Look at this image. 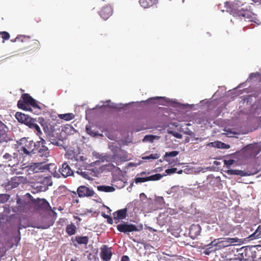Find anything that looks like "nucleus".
Segmentation results:
<instances>
[{"label":"nucleus","instance_id":"nucleus-1","mask_svg":"<svg viewBox=\"0 0 261 261\" xmlns=\"http://www.w3.org/2000/svg\"><path fill=\"white\" fill-rule=\"evenodd\" d=\"M30 106L34 108L41 109L37 101L29 94H22L21 96V99L17 102L18 108L25 111H31L32 109L30 108Z\"/></svg>","mask_w":261,"mask_h":261},{"label":"nucleus","instance_id":"nucleus-2","mask_svg":"<svg viewBox=\"0 0 261 261\" xmlns=\"http://www.w3.org/2000/svg\"><path fill=\"white\" fill-rule=\"evenodd\" d=\"M15 41H18L25 43L24 49L28 51L34 52L40 48V44L38 40L31 39L29 36L20 35L17 36Z\"/></svg>","mask_w":261,"mask_h":261},{"label":"nucleus","instance_id":"nucleus-3","mask_svg":"<svg viewBox=\"0 0 261 261\" xmlns=\"http://www.w3.org/2000/svg\"><path fill=\"white\" fill-rule=\"evenodd\" d=\"M36 144L37 142H34L33 141H29L26 138H22L20 140L18 151L26 155H31L34 154L35 151L36 150Z\"/></svg>","mask_w":261,"mask_h":261},{"label":"nucleus","instance_id":"nucleus-4","mask_svg":"<svg viewBox=\"0 0 261 261\" xmlns=\"http://www.w3.org/2000/svg\"><path fill=\"white\" fill-rule=\"evenodd\" d=\"M28 168L29 173L31 174L46 171L51 172L54 171L56 167L55 164L52 163L44 165L43 163H36L28 166Z\"/></svg>","mask_w":261,"mask_h":261},{"label":"nucleus","instance_id":"nucleus-5","mask_svg":"<svg viewBox=\"0 0 261 261\" xmlns=\"http://www.w3.org/2000/svg\"><path fill=\"white\" fill-rule=\"evenodd\" d=\"M113 154L110 156V160L112 162L117 165L128 160V154L125 150L120 148H117L113 150Z\"/></svg>","mask_w":261,"mask_h":261},{"label":"nucleus","instance_id":"nucleus-6","mask_svg":"<svg viewBox=\"0 0 261 261\" xmlns=\"http://www.w3.org/2000/svg\"><path fill=\"white\" fill-rule=\"evenodd\" d=\"M45 141L41 139V141H37V147L34 154H37L38 155L41 157L47 158L49 156V151L48 148L45 146Z\"/></svg>","mask_w":261,"mask_h":261},{"label":"nucleus","instance_id":"nucleus-7","mask_svg":"<svg viewBox=\"0 0 261 261\" xmlns=\"http://www.w3.org/2000/svg\"><path fill=\"white\" fill-rule=\"evenodd\" d=\"M117 229L119 231L124 233L139 231L142 229V226L139 228L136 225L132 224H120L117 226Z\"/></svg>","mask_w":261,"mask_h":261},{"label":"nucleus","instance_id":"nucleus-8","mask_svg":"<svg viewBox=\"0 0 261 261\" xmlns=\"http://www.w3.org/2000/svg\"><path fill=\"white\" fill-rule=\"evenodd\" d=\"M77 194L80 198L92 197L95 194V192L91 188L86 186H81L77 189Z\"/></svg>","mask_w":261,"mask_h":261},{"label":"nucleus","instance_id":"nucleus-9","mask_svg":"<svg viewBox=\"0 0 261 261\" xmlns=\"http://www.w3.org/2000/svg\"><path fill=\"white\" fill-rule=\"evenodd\" d=\"M112 248L103 245L100 247V256L103 261H109L112 256Z\"/></svg>","mask_w":261,"mask_h":261},{"label":"nucleus","instance_id":"nucleus-10","mask_svg":"<svg viewBox=\"0 0 261 261\" xmlns=\"http://www.w3.org/2000/svg\"><path fill=\"white\" fill-rule=\"evenodd\" d=\"M233 16L240 19L243 18L245 21H252L251 19V13L248 10H239L237 12H234Z\"/></svg>","mask_w":261,"mask_h":261},{"label":"nucleus","instance_id":"nucleus-11","mask_svg":"<svg viewBox=\"0 0 261 261\" xmlns=\"http://www.w3.org/2000/svg\"><path fill=\"white\" fill-rule=\"evenodd\" d=\"M236 241H235L234 238H227L224 239L223 240L222 239H218V241L216 242V240L212 242L211 245H219V247H227L230 246L232 243H235Z\"/></svg>","mask_w":261,"mask_h":261},{"label":"nucleus","instance_id":"nucleus-12","mask_svg":"<svg viewBox=\"0 0 261 261\" xmlns=\"http://www.w3.org/2000/svg\"><path fill=\"white\" fill-rule=\"evenodd\" d=\"M27 180L26 177L22 176H14L9 181V185L11 186L12 188H15L20 184L26 182Z\"/></svg>","mask_w":261,"mask_h":261},{"label":"nucleus","instance_id":"nucleus-13","mask_svg":"<svg viewBox=\"0 0 261 261\" xmlns=\"http://www.w3.org/2000/svg\"><path fill=\"white\" fill-rule=\"evenodd\" d=\"M59 171L64 177H67L73 174V171L71 169L69 165L67 163H64L62 164L61 168L59 169Z\"/></svg>","mask_w":261,"mask_h":261},{"label":"nucleus","instance_id":"nucleus-14","mask_svg":"<svg viewBox=\"0 0 261 261\" xmlns=\"http://www.w3.org/2000/svg\"><path fill=\"white\" fill-rule=\"evenodd\" d=\"M67 158L68 159L74 160L77 162H84L86 158L81 153L75 154L73 151H68L66 154Z\"/></svg>","mask_w":261,"mask_h":261},{"label":"nucleus","instance_id":"nucleus-15","mask_svg":"<svg viewBox=\"0 0 261 261\" xmlns=\"http://www.w3.org/2000/svg\"><path fill=\"white\" fill-rule=\"evenodd\" d=\"M33 202L38 208L47 210L51 208L49 203L45 199L37 198L34 199Z\"/></svg>","mask_w":261,"mask_h":261},{"label":"nucleus","instance_id":"nucleus-16","mask_svg":"<svg viewBox=\"0 0 261 261\" xmlns=\"http://www.w3.org/2000/svg\"><path fill=\"white\" fill-rule=\"evenodd\" d=\"M113 10L109 6H106L100 10L99 11L100 16L103 19H107L112 14Z\"/></svg>","mask_w":261,"mask_h":261},{"label":"nucleus","instance_id":"nucleus-17","mask_svg":"<svg viewBox=\"0 0 261 261\" xmlns=\"http://www.w3.org/2000/svg\"><path fill=\"white\" fill-rule=\"evenodd\" d=\"M245 150L250 155L255 156L259 152V149L257 144H251L245 147Z\"/></svg>","mask_w":261,"mask_h":261},{"label":"nucleus","instance_id":"nucleus-18","mask_svg":"<svg viewBox=\"0 0 261 261\" xmlns=\"http://www.w3.org/2000/svg\"><path fill=\"white\" fill-rule=\"evenodd\" d=\"M127 212V208H124L113 213V215L114 219L118 220L125 219L126 217Z\"/></svg>","mask_w":261,"mask_h":261},{"label":"nucleus","instance_id":"nucleus-19","mask_svg":"<svg viewBox=\"0 0 261 261\" xmlns=\"http://www.w3.org/2000/svg\"><path fill=\"white\" fill-rule=\"evenodd\" d=\"M71 241L73 243L75 241L78 244L86 245L89 242V238L87 236H76L74 239L72 238Z\"/></svg>","mask_w":261,"mask_h":261},{"label":"nucleus","instance_id":"nucleus-20","mask_svg":"<svg viewBox=\"0 0 261 261\" xmlns=\"http://www.w3.org/2000/svg\"><path fill=\"white\" fill-rule=\"evenodd\" d=\"M16 119L21 123L25 124L27 121L31 118L28 115L20 112H17L15 114Z\"/></svg>","mask_w":261,"mask_h":261},{"label":"nucleus","instance_id":"nucleus-21","mask_svg":"<svg viewBox=\"0 0 261 261\" xmlns=\"http://www.w3.org/2000/svg\"><path fill=\"white\" fill-rule=\"evenodd\" d=\"M200 229V227L199 225H192L190 228V234L192 237H195L199 235Z\"/></svg>","mask_w":261,"mask_h":261},{"label":"nucleus","instance_id":"nucleus-22","mask_svg":"<svg viewBox=\"0 0 261 261\" xmlns=\"http://www.w3.org/2000/svg\"><path fill=\"white\" fill-rule=\"evenodd\" d=\"M40 123L43 127V130L45 133H50L53 130L52 126L49 123L46 121L44 119L42 118L40 121Z\"/></svg>","mask_w":261,"mask_h":261},{"label":"nucleus","instance_id":"nucleus-23","mask_svg":"<svg viewBox=\"0 0 261 261\" xmlns=\"http://www.w3.org/2000/svg\"><path fill=\"white\" fill-rule=\"evenodd\" d=\"M66 232L69 236H72L76 232V227L73 224H68L66 227Z\"/></svg>","mask_w":261,"mask_h":261},{"label":"nucleus","instance_id":"nucleus-24","mask_svg":"<svg viewBox=\"0 0 261 261\" xmlns=\"http://www.w3.org/2000/svg\"><path fill=\"white\" fill-rule=\"evenodd\" d=\"M6 126L2 123L0 127V142L6 141Z\"/></svg>","mask_w":261,"mask_h":261},{"label":"nucleus","instance_id":"nucleus-25","mask_svg":"<svg viewBox=\"0 0 261 261\" xmlns=\"http://www.w3.org/2000/svg\"><path fill=\"white\" fill-rule=\"evenodd\" d=\"M17 203L18 204L19 207L20 208H24V211L29 208L31 206V203H30L29 201L26 202L21 200L20 198L17 199Z\"/></svg>","mask_w":261,"mask_h":261},{"label":"nucleus","instance_id":"nucleus-26","mask_svg":"<svg viewBox=\"0 0 261 261\" xmlns=\"http://www.w3.org/2000/svg\"><path fill=\"white\" fill-rule=\"evenodd\" d=\"M97 188L99 191L105 192H111L115 190L114 188L113 187L106 185L98 186Z\"/></svg>","mask_w":261,"mask_h":261},{"label":"nucleus","instance_id":"nucleus-27","mask_svg":"<svg viewBox=\"0 0 261 261\" xmlns=\"http://www.w3.org/2000/svg\"><path fill=\"white\" fill-rule=\"evenodd\" d=\"M59 118L66 121H70L74 118V115L73 113H66L58 115Z\"/></svg>","mask_w":261,"mask_h":261},{"label":"nucleus","instance_id":"nucleus-28","mask_svg":"<svg viewBox=\"0 0 261 261\" xmlns=\"http://www.w3.org/2000/svg\"><path fill=\"white\" fill-rule=\"evenodd\" d=\"M156 2H153V1L148 2L147 0H140L139 3L140 5L144 8H148L151 6L153 4H155Z\"/></svg>","mask_w":261,"mask_h":261},{"label":"nucleus","instance_id":"nucleus-29","mask_svg":"<svg viewBox=\"0 0 261 261\" xmlns=\"http://www.w3.org/2000/svg\"><path fill=\"white\" fill-rule=\"evenodd\" d=\"M227 173L231 175H239L242 176L246 175L244 171L239 170H228Z\"/></svg>","mask_w":261,"mask_h":261},{"label":"nucleus","instance_id":"nucleus-30","mask_svg":"<svg viewBox=\"0 0 261 261\" xmlns=\"http://www.w3.org/2000/svg\"><path fill=\"white\" fill-rule=\"evenodd\" d=\"M164 175L157 173L151 176H147V181H156L161 179Z\"/></svg>","mask_w":261,"mask_h":261},{"label":"nucleus","instance_id":"nucleus-31","mask_svg":"<svg viewBox=\"0 0 261 261\" xmlns=\"http://www.w3.org/2000/svg\"><path fill=\"white\" fill-rule=\"evenodd\" d=\"M179 153V152L178 151H172L171 152H167L165 153V154L164 155L165 160L169 162L170 160L168 159V157H174L176 156L177 155H178Z\"/></svg>","mask_w":261,"mask_h":261},{"label":"nucleus","instance_id":"nucleus-32","mask_svg":"<svg viewBox=\"0 0 261 261\" xmlns=\"http://www.w3.org/2000/svg\"><path fill=\"white\" fill-rule=\"evenodd\" d=\"M252 239H258L261 238V225H259L255 232L250 236Z\"/></svg>","mask_w":261,"mask_h":261},{"label":"nucleus","instance_id":"nucleus-33","mask_svg":"<svg viewBox=\"0 0 261 261\" xmlns=\"http://www.w3.org/2000/svg\"><path fill=\"white\" fill-rule=\"evenodd\" d=\"M160 155L158 153L150 154L149 155H146L142 157L143 160H156L159 159Z\"/></svg>","mask_w":261,"mask_h":261},{"label":"nucleus","instance_id":"nucleus-34","mask_svg":"<svg viewBox=\"0 0 261 261\" xmlns=\"http://www.w3.org/2000/svg\"><path fill=\"white\" fill-rule=\"evenodd\" d=\"M0 35L2 36V38L3 39V42H4L5 40H9L10 37L9 33L5 31L0 32Z\"/></svg>","mask_w":261,"mask_h":261},{"label":"nucleus","instance_id":"nucleus-35","mask_svg":"<svg viewBox=\"0 0 261 261\" xmlns=\"http://www.w3.org/2000/svg\"><path fill=\"white\" fill-rule=\"evenodd\" d=\"M36 123L35 120L33 118H30L29 119V120L28 121H27V122L25 124L28 125L30 128L32 129L33 127H34V126H35Z\"/></svg>","mask_w":261,"mask_h":261},{"label":"nucleus","instance_id":"nucleus-36","mask_svg":"<svg viewBox=\"0 0 261 261\" xmlns=\"http://www.w3.org/2000/svg\"><path fill=\"white\" fill-rule=\"evenodd\" d=\"M9 197L7 194H0V203H4L8 200Z\"/></svg>","mask_w":261,"mask_h":261},{"label":"nucleus","instance_id":"nucleus-37","mask_svg":"<svg viewBox=\"0 0 261 261\" xmlns=\"http://www.w3.org/2000/svg\"><path fill=\"white\" fill-rule=\"evenodd\" d=\"M135 181L136 184L140 182H144L147 181V177H136L135 179Z\"/></svg>","mask_w":261,"mask_h":261},{"label":"nucleus","instance_id":"nucleus-38","mask_svg":"<svg viewBox=\"0 0 261 261\" xmlns=\"http://www.w3.org/2000/svg\"><path fill=\"white\" fill-rule=\"evenodd\" d=\"M217 146L218 148H226L228 149L229 148V145L228 144H226L224 143L219 142L217 144Z\"/></svg>","mask_w":261,"mask_h":261},{"label":"nucleus","instance_id":"nucleus-39","mask_svg":"<svg viewBox=\"0 0 261 261\" xmlns=\"http://www.w3.org/2000/svg\"><path fill=\"white\" fill-rule=\"evenodd\" d=\"M170 134H171L174 137L178 139H181L182 137V135L178 132L171 131Z\"/></svg>","mask_w":261,"mask_h":261},{"label":"nucleus","instance_id":"nucleus-40","mask_svg":"<svg viewBox=\"0 0 261 261\" xmlns=\"http://www.w3.org/2000/svg\"><path fill=\"white\" fill-rule=\"evenodd\" d=\"M176 170H177V168H171V169H166L165 170V172L167 174H171L175 173L176 172Z\"/></svg>","mask_w":261,"mask_h":261},{"label":"nucleus","instance_id":"nucleus-41","mask_svg":"<svg viewBox=\"0 0 261 261\" xmlns=\"http://www.w3.org/2000/svg\"><path fill=\"white\" fill-rule=\"evenodd\" d=\"M32 129H34L37 131V134L38 135H40L42 134L40 128L37 123L35 124V126H34Z\"/></svg>","mask_w":261,"mask_h":261},{"label":"nucleus","instance_id":"nucleus-42","mask_svg":"<svg viewBox=\"0 0 261 261\" xmlns=\"http://www.w3.org/2000/svg\"><path fill=\"white\" fill-rule=\"evenodd\" d=\"M224 163L226 166L228 167L233 164L234 161L233 160H224Z\"/></svg>","mask_w":261,"mask_h":261},{"label":"nucleus","instance_id":"nucleus-43","mask_svg":"<svg viewBox=\"0 0 261 261\" xmlns=\"http://www.w3.org/2000/svg\"><path fill=\"white\" fill-rule=\"evenodd\" d=\"M4 159L8 160L9 161H12V156L8 153H6L3 155Z\"/></svg>","mask_w":261,"mask_h":261},{"label":"nucleus","instance_id":"nucleus-44","mask_svg":"<svg viewBox=\"0 0 261 261\" xmlns=\"http://www.w3.org/2000/svg\"><path fill=\"white\" fill-rule=\"evenodd\" d=\"M155 201H157L158 202L161 203V204H163L165 202H164V199L163 198V197H158L156 198L155 199Z\"/></svg>","mask_w":261,"mask_h":261},{"label":"nucleus","instance_id":"nucleus-45","mask_svg":"<svg viewBox=\"0 0 261 261\" xmlns=\"http://www.w3.org/2000/svg\"><path fill=\"white\" fill-rule=\"evenodd\" d=\"M121 261H129V258L127 255H123L121 257Z\"/></svg>","mask_w":261,"mask_h":261},{"label":"nucleus","instance_id":"nucleus-46","mask_svg":"<svg viewBox=\"0 0 261 261\" xmlns=\"http://www.w3.org/2000/svg\"><path fill=\"white\" fill-rule=\"evenodd\" d=\"M154 138L152 135H147L144 137V140H152V139Z\"/></svg>","mask_w":261,"mask_h":261},{"label":"nucleus","instance_id":"nucleus-47","mask_svg":"<svg viewBox=\"0 0 261 261\" xmlns=\"http://www.w3.org/2000/svg\"><path fill=\"white\" fill-rule=\"evenodd\" d=\"M107 222L110 224H112L113 223V219L110 216L107 218Z\"/></svg>","mask_w":261,"mask_h":261},{"label":"nucleus","instance_id":"nucleus-48","mask_svg":"<svg viewBox=\"0 0 261 261\" xmlns=\"http://www.w3.org/2000/svg\"><path fill=\"white\" fill-rule=\"evenodd\" d=\"M86 130L89 134L91 135L92 134V132L90 130V128H88V127H86Z\"/></svg>","mask_w":261,"mask_h":261},{"label":"nucleus","instance_id":"nucleus-49","mask_svg":"<svg viewBox=\"0 0 261 261\" xmlns=\"http://www.w3.org/2000/svg\"><path fill=\"white\" fill-rule=\"evenodd\" d=\"M101 215H102V216L103 218H106V219H107V218L109 216V215H106V214H105V213H102Z\"/></svg>","mask_w":261,"mask_h":261},{"label":"nucleus","instance_id":"nucleus-50","mask_svg":"<svg viewBox=\"0 0 261 261\" xmlns=\"http://www.w3.org/2000/svg\"><path fill=\"white\" fill-rule=\"evenodd\" d=\"M146 174H147V173L146 172L143 171V172H141L140 175H145Z\"/></svg>","mask_w":261,"mask_h":261},{"label":"nucleus","instance_id":"nucleus-51","mask_svg":"<svg viewBox=\"0 0 261 261\" xmlns=\"http://www.w3.org/2000/svg\"><path fill=\"white\" fill-rule=\"evenodd\" d=\"M182 173V170H179L178 171H177V173L178 174H181Z\"/></svg>","mask_w":261,"mask_h":261},{"label":"nucleus","instance_id":"nucleus-52","mask_svg":"<svg viewBox=\"0 0 261 261\" xmlns=\"http://www.w3.org/2000/svg\"><path fill=\"white\" fill-rule=\"evenodd\" d=\"M150 1H153V2H156L158 0H149Z\"/></svg>","mask_w":261,"mask_h":261},{"label":"nucleus","instance_id":"nucleus-53","mask_svg":"<svg viewBox=\"0 0 261 261\" xmlns=\"http://www.w3.org/2000/svg\"><path fill=\"white\" fill-rule=\"evenodd\" d=\"M205 253L206 254H208V253H207L206 251H205Z\"/></svg>","mask_w":261,"mask_h":261},{"label":"nucleus","instance_id":"nucleus-54","mask_svg":"<svg viewBox=\"0 0 261 261\" xmlns=\"http://www.w3.org/2000/svg\"><path fill=\"white\" fill-rule=\"evenodd\" d=\"M73 245H74V246H75V247H76V246H77V245H76V244H74Z\"/></svg>","mask_w":261,"mask_h":261},{"label":"nucleus","instance_id":"nucleus-55","mask_svg":"<svg viewBox=\"0 0 261 261\" xmlns=\"http://www.w3.org/2000/svg\"><path fill=\"white\" fill-rule=\"evenodd\" d=\"M190 125V124L189 123H188V124H187V125H188V126H189V125Z\"/></svg>","mask_w":261,"mask_h":261}]
</instances>
